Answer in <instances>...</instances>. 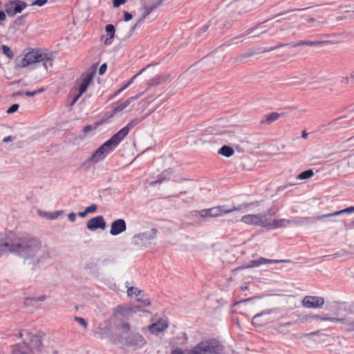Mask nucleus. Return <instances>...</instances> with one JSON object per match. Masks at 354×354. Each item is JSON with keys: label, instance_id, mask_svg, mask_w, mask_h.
Listing matches in <instances>:
<instances>
[{"label": "nucleus", "instance_id": "nucleus-8", "mask_svg": "<svg viewBox=\"0 0 354 354\" xmlns=\"http://www.w3.org/2000/svg\"><path fill=\"white\" fill-rule=\"evenodd\" d=\"M311 321L339 322L344 325V329L346 330L353 333L354 334V321L349 319L333 317L328 316L327 314H314L313 312H311Z\"/></svg>", "mask_w": 354, "mask_h": 354}, {"label": "nucleus", "instance_id": "nucleus-4", "mask_svg": "<svg viewBox=\"0 0 354 354\" xmlns=\"http://www.w3.org/2000/svg\"><path fill=\"white\" fill-rule=\"evenodd\" d=\"M95 73V70H88L76 80L73 91H77V93L74 96L71 106L74 105L81 95L86 91L88 86L93 82Z\"/></svg>", "mask_w": 354, "mask_h": 354}, {"label": "nucleus", "instance_id": "nucleus-22", "mask_svg": "<svg viewBox=\"0 0 354 354\" xmlns=\"http://www.w3.org/2000/svg\"><path fill=\"white\" fill-rule=\"evenodd\" d=\"M105 31L106 32V35H102L100 37V40L105 46H110L112 44V39L115 37V28L113 25L109 24L106 26Z\"/></svg>", "mask_w": 354, "mask_h": 354}, {"label": "nucleus", "instance_id": "nucleus-63", "mask_svg": "<svg viewBox=\"0 0 354 354\" xmlns=\"http://www.w3.org/2000/svg\"><path fill=\"white\" fill-rule=\"evenodd\" d=\"M316 333H310V335H311V336H314V335H316Z\"/></svg>", "mask_w": 354, "mask_h": 354}, {"label": "nucleus", "instance_id": "nucleus-36", "mask_svg": "<svg viewBox=\"0 0 354 354\" xmlns=\"http://www.w3.org/2000/svg\"><path fill=\"white\" fill-rule=\"evenodd\" d=\"M138 122H139V120L135 119V120H133L132 121H131L127 126H125L124 127L128 128V133L129 132L130 129H132L133 127H135L136 124H138Z\"/></svg>", "mask_w": 354, "mask_h": 354}, {"label": "nucleus", "instance_id": "nucleus-10", "mask_svg": "<svg viewBox=\"0 0 354 354\" xmlns=\"http://www.w3.org/2000/svg\"><path fill=\"white\" fill-rule=\"evenodd\" d=\"M141 95L131 97L126 100L124 102H118L113 106V110L109 113L107 118L105 120L106 122H109V120L115 115H122V112H129L131 109V104L138 100Z\"/></svg>", "mask_w": 354, "mask_h": 354}, {"label": "nucleus", "instance_id": "nucleus-44", "mask_svg": "<svg viewBox=\"0 0 354 354\" xmlns=\"http://www.w3.org/2000/svg\"><path fill=\"white\" fill-rule=\"evenodd\" d=\"M68 218L71 222H75L76 220V214L74 212H71L68 214Z\"/></svg>", "mask_w": 354, "mask_h": 354}, {"label": "nucleus", "instance_id": "nucleus-24", "mask_svg": "<svg viewBox=\"0 0 354 354\" xmlns=\"http://www.w3.org/2000/svg\"><path fill=\"white\" fill-rule=\"evenodd\" d=\"M281 115V113H279L277 112L270 113L263 116L261 121V123L262 124H270L273 122L277 120Z\"/></svg>", "mask_w": 354, "mask_h": 354}, {"label": "nucleus", "instance_id": "nucleus-1", "mask_svg": "<svg viewBox=\"0 0 354 354\" xmlns=\"http://www.w3.org/2000/svg\"><path fill=\"white\" fill-rule=\"evenodd\" d=\"M15 254L24 260L30 270L44 266L51 258L48 246L41 241L32 237L10 238L0 234V257Z\"/></svg>", "mask_w": 354, "mask_h": 354}, {"label": "nucleus", "instance_id": "nucleus-34", "mask_svg": "<svg viewBox=\"0 0 354 354\" xmlns=\"http://www.w3.org/2000/svg\"><path fill=\"white\" fill-rule=\"evenodd\" d=\"M62 213V211H55L51 213H49L48 218L50 219H55Z\"/></svg>", "mask_w": 354, "mask_h": 354}, {"label": "nucleus", "instance_id": "nucleus-57", "mask_svg": "<svg viewBox=\"0 0 354 354\" xmlns=\"http://www.w3.org/2000/svg\"><path fill=\"white\" fill-rule=\"evenodd\" d=\"M12 140V138L10 136H8L3 138V142H7Z\"/></svg>", "mask_w": 354, "mask_h": 354}, {"label": "nucleus", "instance_id": "nucleus-40", "mask_svg": "<svg viewBox=\"0 0 354 354\" xmlns=\"http://www.w3.org/2000/svg\"><path fill=\"white\" fill-rule=\"evenodd\" d=\"M222 134H227L229 138L233 137L234 136V131L232 129H225L221 132Z\"/></svg>", "mask_w": 354, "mask_h": 354}, {"label": "nucleus", "instance_id": "nucleus-21", "mask_svg": "<svg viewBox=\"0 0 354 354\" xmlns=\"http://www.w3.org/2000/svg\"><path fill=\"white\" fill-rule=\"evenodd\" d=\"M239 207H234L232 209H227L225 206H217L209 209V213L210 217H218L222 216L224 214H230L234 211L239 210Z\"/></svg>", "mask_w": 354, "mask_h": 354}, {"label": "nucleus", "instance_id": "nucleus-31", "mask_svg": "<svg viewBox=\"0 0 354 354\" xmlns=\"http://www.w3.org/2000/svg\"><path fill=\"white\" fill-rule=\"evenodd\" d=\"M310 178V169L306 170L297 176V180H306Z\"/></svg>", "mask_w": 354, "mask_h": 354}, {"label": "nucleus", "instance_id": "nucleus-19", "mask_svg": "<svg viewBox=\"0 0 354 354\" xmlns=\"http://www.w3.org/2000/svg\"><path fill=\"white\" fill-rule=\"evenodd\" d=\"M168 327L167 321L161 319L147 327V329L153 335H158Z\"/></svg>", "mask_w": 354, "mask_h": 354}, {"label": "nucleus", "instance_id": "nucleus-50", "mask_svg": "<svg viewBox=\"0 0 354 354\" xmlns=\"http://www.w3.org/2000/svg\"><path fill=\"white\" fill-rule=\"evenodd\" d=\"M91 129H93V127L91 125H86L83 128V131L84 133H87Z\"/></svg>", "mask_w": 354, "mask_h": 354}, {"label": "nucleus", "instance_id": "nucleus-42", "mask_svg": "<svg viewBox=\"0 0 354 354\" xmlns=\"http://www.w3.org/2000/svg\"><path fill=\"white\" fill-rule=\"evenodd\" d=\"M286 44H284L283 46H285ZM290 47H293V48H295V47H297V46H301V45H308V43L306 42H294V43H292V44H288Z\"/></svg>", "mask_w": 354, "mask_h": 354}, {"label": "nucleus", "instance_id": "nucleus-25", "mask_svg": "<svg viewBox=\"0 0 354 354\" xmlns=\"http://www.w3.org/2000/svg\"><path fill=\"white\" fill-rule=\"evenodd\" d=\"M325 304V299L319 296H311V308H322Z\"/></svg>", "mask_w": 354, "mask_h": 354}, {"label": "nucleus", "instance_id": "nucleus-9", "mask_svg": "<svg viewBox=\"0 0 354 354\" xmlns=\"http://www.w3.org/2000/svg\"><path fill=\"white\" fill-rule=\"evenodd\" d=\"M157 230L154 228L150 230L135 234L132 238V242L135 245L142 248L151 246L153 240L156 238Z\"/></svg>", "mask_w": 354, "mask_h": 354}, {"label": "nucleus", "instance_id": "nucleus-26", "mask_svg": "<svg viewBox=\"0 0 354 354\" xmlns=\"http://www.w3.org/2000/svg\"><path fill=\"white\" fill-rule=\"evenodd\" d=\"M344 213H347V214L354 213V206H351V207L345 208L344 209L335 212L333 213L324 214L318 218H320L331 217V216H338V215H340V214H344Z\"/></svg>", "mask_w": 354, "mask_h": 354}, {"label": "nucleus", "instance_id": "nucleus-32", "mask_svg": "<svg viewBox=\"0 0 354 354\" xmlns=\"http://www.w3.org/2000/svg\"><path fill=\"white\" fill-rule=\"evenodd\" d=\"M165 80H166L165 76H158L152 80V82L151 84V85L155 86V85H158V84L163 82Z\"/></svg>", "mask_w": 354, "mask_h": 354}, {"label": "nucleus", "instance_id": "nucleus-54", "mask_svg": "<svg viewBox=\"0 0 354 354\" xmlns=\"http://www.w3.org/2000/svg\"><path fill=\"white\" fill-rule=\"evenodd\" d=\"M302 138H304V139H307L308 137V133L307 132L306 130H304L302 131V135H301Z\"/></svg>", "mask_w": 354, "mask_h": 354}, {"label": "nucleus", "instance_id": "nucleus-35", "mask_svg": "<svg viewBox=\"0 0 354 354\" xmlns=\"http://www.w3.org/2000/svg\"><path fill=\"white\" fill-rule=\"evenodd\" d=\"M75 320L78 322L80 324H81L84 328L87 327V322L86 320L82 317H75Z\"/></svg>", "mask_w": 354, "mask_h": 354}, {"label": "nucleus", "instance_id": "nucleus-23", "mask_svg": "<svg viewBox=\"0 0 354 354\" xmlns=\"http://www.w3.org/2000/svg\"><path fill=\"white\" fill-rule=\"evenodd\" d=\"M28 337L29 339L30 346L32 348H39L42 345V338L41 336L28 333Z\"/></svg>", "mask_w": 354, "mask_h": 354}, {"label": "nucleus", "instance_id": "nucleus-20", "mask_svg": "<svg viewBox=\"0 0 354 354\" xmlns=\"http://www.w3.org/2000/svg\"><path fill=\"white\" fill-rule=\"evenodd\" d=\"M127 229L126 223L124 219H117L112 222L110 229V234L113 236H117L124 232Z\"/></svg>", "mask_w": 354, "mask_h": 354}, {"label": "nucleus", "instance_id": "nucleus-17", "mask_svg": "<svg viewBox=\"0 0 354 354\" xmlns=\"http://www.w3.org/2000/svg\"><path fill=\"white\" fill-rule=\"evenodd\" d=\"M106 227V223L102 216L89 219L86 223V227L91 231H95L97 229L104 230Z\"/></svg>", "mask_w": 354, "mask_h": 354}, {"label": "nucleus", "instance_id": "nucleus-48", "mask_svg": "<svg viewBox=\"0 0 354 354\" xmlns=\"http://www.w3.org/2000/svg\"><path fill=\"white\" fill-rule=\"evenodd\" d=\"M303 304L304 306L310 307V297L307 296L303 299Z\"/></svg>", "mask_w": 354, "mask_h": 354}, {"label": "nucleus", "instance_id": "nucleus-15", "mask_svg": "<svg viewBox=\"0 0 354 354\" xmlns=\"http://www.w3.org/2000/svg\"><path fill=\"white\" fill-rule=\"evenodd\" d=\"M279 260L274 259H268L263 257H260L256 260L250 261L248 263H244L242 266L239 267L237 269H245V268H251L259 267L263 264H270V263H277L280 262Z\"/></svg>", "mask_w": 354, "mask_h": 354}, {"label": "nucleus", "instance_id": "nucleus-58", "mask_svg": "<svg viewBox=\"0 0 354 354\" xmlns=\"http://www.w3.org/2000/svg\"><path fill=\"white\" fill-rule=\"evenodd\" d=\"M43 91H44V88H39V89H38V90H37V91H35V92H37V94H38V93H42Z\"/></svg>", "mask_w": 354, "mask_h": 354}, {"label": "nucleus", "instance_id": "nucleus-28", "mask_svg": "<svg viewBox=\"0 0 354 354\" xmlns=\"http://www.w3.org/2000/svg\"><path fill=\"white\" fill-rule=\"evenodd\" d=\"M126 287L127 288V293L128 297H138L141 292V290H139L138 288L129 286L128 282L126 283Z\"/></svg>", "mask_w": 354, "mask_h": 354}, {"label": "nucleus", "instance_id": "nucleus-6", "mask_svg": "<svg viewBox=\"0 0 354 354\" xmlns=\"http://www.w3.org/2000/svg\"><path fill=\"white\" fill-rule=\"evenodd\" d=\"M279 317V308L267 309L255 315L252 318V323L254 325L261 326L275 322Z\"/></svg>", "mask_w": 354, "mask_h": 354}, {"label": "nucleus", "instance_id": "nucleus-5", "mask_svg": "<svg viewBox=\"0 0 354 354\" xmlns=\"http://www.w3.org/2000/svg\"><path fill=\"white\" fill-rule=\"evenodd\" d=\"M275 215V212L270 209L261 214H246L241 217V221L248 225H260L267 228L268 216Z\"/></svg>", "mask_w": 354, "mask_h": 354}, {"label": "nucleus", "instance_id": "nucleus-64", "mask_svg": "<svg viewBox=\"0 0 354 354\" xmlns=\"http://www.w3.org/2000/svg\"><path fill=\"white\" fill-rule=\"evenodd\" d=\"M22 336H23L22 333H19V337H22Z\"/></svg>", "mask_w": 354, "mask_h": 354}, {"label": "nucleus", "instance_id": "nucleus-52", "mask_svg": "<svg viewBox=\"0 0 354 354\" xmlns=\"http://www.w3.org/2000/svg\"><path fill=\"white\" fill-rule=\"evenodd\" d=\"M36 94H37V92H35V91H27L26 93V95L28 96V97H33Z\"/></svg>", "mask_w": 354, "mask_h": 354}, {"label": "nucleus", "instance_id": "nucleus-41", "mask_svg": "<svg viewBox=\"0 0 354 354\" xmlns=\"http://www.w3.org/2000/svg\"><path fill=\"white\" fill-rule=\"evenodd\" d=\"M47 0H36L32 3V5L38 6L39 7L43 6L45 3H46Z\"/></svg>", "mask_w": 354, "mask_h": 354}, {"label": "nucleus", "instance_id": "nucleus-45", "mask_svg": "<svg viewBox=\"0 0 354 354\" xmlns=\"http://www.w3.org/2000/svg\"><path fill=\"white\" fill-rule=\"evenodd\" d=\"M106 68H107V66H106V64H103L100 66V69H99V74H100V75H103V74L105 73V71H106Z\"/></svg>", "mask_w": 354, "mask_h": 354}, {"label": "nucleus", "instance_id": "nucleus-2", "mask_svg": "<svg viewBox=\"0 0 354 354\" xmlns=\"http://www.w3.org/2000/svg\"><path fill=\"white\" fill-rule=\"evenodd\" d=\"M118 337L123 344L135 348H142L147 344L145 338L136 329L126 322L117 325Z\"/></svg>", "mask_w": 354, "mask_h": 354}, {"label": "nucleus", "instance_id": "nucleus-62", "mask_svg": "<svg viewBox=\"0 0 354 354\" xmlns=\"http://www.w3.org/2000/svg\"><path fill=\"white\" fill-rule=\"evenodd\" d=\"M48 214H49V213H46V212H45L44 214L41 213V215H43V216H47V217H48Z\"/></svg>", "mask_w": 354, "mask_h": 354}, {"label": "nucleus", "instance_id": "nucleus-61", "mask_svg": "<svg viewBox=\"0 0 354 354\" xmlns=\"http://www.w3.org/2000/svg\"><path fill=\"white\" fill-rule=\"evenodd\" d=\"M149 304H150V302L148 300L144 301V304L145 305L148 306V305H149Z\"/></svg>", "mask_w": 354, "mask_h": 354}, {"label": "nucleus", "instance_id": "nucleus-38", "mask_svg": "<svg viewBox=\"0 0 354 354\" xmlns=\"http://www.w3.org/2000/svg\"><path fill=\"white\" fill-rule=\"evenodd\" d=\"M199 214H200L201 217H202V218L210 217V214L209 213V209L201 210L199 212Z\"/></svg>", "mask_w": 354, "mask_h": 354}, {"label": "nucleus", "instance_id": "nucleus-37", "mask_svg": "<svg viewBox=\"0 0 354 354\" xmlns=\"http://www.w3.org/2000/svg\"><path fill=\"white\" fill-rule=\"evenodd\" d=\"M19 109V104H12L6 111L7 113L11 114L17 111Z\"/></svg>", "mask_w": 354, "mask_h": 354}, {"label": "nucleus", "instance_id": "nucleus-43", "mask_svg": "<svg viewBox=\"0 0 354 354\" xmlns=\"http://www.w3.org/2000/svg\"><path fill=\"white\" fill-rule=\"evenodd\" d=\"M171 354H189L187 351H183L179 348H176L172 351Z\"/></svg>", "mask_w": 354, "mask_h": 354}, {"label": "nucleus", "instance_id": "nucleus-16", "mask_svg": "<svg viewBox=\"0 0 354 354\" xmlns=\"http://www.w3.org/2000/svg\"><path fill=\"white\" fill-rule=\"evenodd\" d=\"M128 135V128L123 127L118 132L114 134L109 140L107 143L114 150L119 143Z\"/></svg>", "mask_w": 354, "mask_h": 354}, {"label": "nucleus", "instance_id": "nucleus-60", "mask_svg": "<svg viewBox=\"0 0 354 354\" xmlns=\"http://www.w3.org/2000/svg\"><path fill=\"white\" fill-rule=\"evenodd\" d=\"M349 225L351 228H354V220L350 223Z\"/></svg>", "mask_w": 354, "mask_h": 354}, {"label": "nucleus", "instance_id": "nucleus-14", "mask_svg": "<svg viewBox=\"0 0 354 354\" xmlns=\"http://www.w3.org/2000/svg\"><path fill=\"white\" fill-rule=\"evenodd\" d=\"M27 4L24 1H11L5 6L7 14L10 16H15L21 13L26 8Z\"/></svg>", "mask_w": 354, "mask_h": 354}, {"label": "nucleus", "instance_id": "nucleus-13", "mask_svg": "<svg viewBox=\"0 0 354 354\" xmlns=\"http://www.w3.org/2000/svg\"><path fill=\"white\" fill-rule=\"evenodd\" d=\"M272 216H268L267 228L269 230H275L279 228L286 227L289 225L297 224L299 221L296 220H290L286 218H280L272 220Z\"/></svg>", "mask_w": 354, "mask_h": 354}, {"label": "nucleus", "instance_id": "nucleus-7", "mask_svg": "<svg viewBox=\"0 0 354 354\" xmlns=\"http://www.w3.org/2000/svg\"><path fill=\"white\" fill-rule=\"evenodd\" d=\"M223 351V346L216 341H206L201 342L191 350H187L189 354H218Z\"/></svg>", "mask_w": 354, "mask_h": 354}, {"label": "nucleus", "instance_id": "nucleus-29", "mask_svg": "<svg viewBox=\"0 0 354 354\" xmlns=\"http://www.w3.org/2000/svg\"><path fill=\"white\" fill-rule=\"evenodd\" d=\"M144 70H145V68L142 69L139 73H138L134 76H133L131 77V79L123 87H122L120 89H119L117 91L116 94L122 92V91L125 90L128 86H129L133 83L134 79L136 78L137 76H138L140 74H141L143 72Z\"/></svg>", "mask_w": 354, "mask_h": 354}, {"label": "nucleus", "instance_id": "nucleus-59", "mask_svg": "<svg viewBox=\"0 0 354 354\" xmlns=\"http://www.w3.org/2000/svg\"><path fill=\"white\" fill-rule=\"evenodd\" d=\"M321 44V42L311 41L310 45L311 46H315V45H317V44Z\"/></svg>", "mask_w": 354, "mask_h": 354}, {"label": "nucleus", "instance_id": "nucleus-12", "mask_svg": "<svg viewBox=\"0 0 354 354\" xmlns=\"http://www.w3.org/2000/svg\"><path fill=\"white\" fill-rule=\"evenodd\" d=\"M138 310L137 307L118 306L115 308L113 316L118 320L130 318Z\"/></svg>", "mask_w": 354, "mask_h": 354}, {"label": "nucleus", "instance_id": "nucleus-3", "mask_svg": "<svg viewBox=\"0 0 354 354\" xmlns=\"http://www.w3.org/2000/svg\"><path fill=\"white\" fill-rule=\"evenodd\" d=\"M42 62L46 70H48V64L51 67L52 55L43 50H32L27 53L24 57L19 62L18 66L25 68L36 63Z\"/></svg>", "mask_w": 354, "mask_h": 354}, {"label": "nucleus", "instance_id": "nucleus-56", "mask_svg": "<svg viewBox=\"0 0 354 354\" xmlns=\"http://www.w3.org/2000/svg\"><path fill=\"white\" fill-rule=\"evenodd\" d=\"M32 301H34L33 298H27L25 300V304L30 305Z\"/></svg>", "mask_w": 354, "mask_h": 354}, {"label": "nucleus", "instance_id": "nucleus-49", "mask_svg": "<svg viewBox=\"0 0 354 354\" xmlns=\"http://www.w3.org/2000/svg\"><path fill=\"white\" fill-rule=\"evenodd\" d=\"M46 299L45 295H41L39 297H34V301H44Z\"/></svg>", "mask_w": 354, "mask_h": 354}, {"label": "nucleus", "instance_id": "nucleus-39", "mask_svg": "<svg viewBox=\"0 0 354 354\" xmlns=\"http://www.w3.org/2000/svg\"><path fill=\"white\" fill-rule=\"evenodd\" d=\"M126 1H127V0H114L113 1V6L115 8H118L120 6L123 5L124 3H125Z\"/></svg>", "mask_w": 354, "mask_h": 354}, {"label": "nucleus", "instance_id": "nucleus-33", "mask_svg": "<svg viewBox=\"0 0 354 354\" xmlns=\"http://www.w3.org/2000/svg\"><path fill=\"white\" fill-rule=\"evenodd\" d=\"M97 207L95 204H92V205H89L88 207H87L85 209V210L87 212V214H88L95 212L97 210Z\"/></svg>", "mask_w": 354, "mask_h": 354}, {"label": "nucleus", "instance_id": "nucleus-51", "mask_svg": "<svg viewBox=\"0 0 354 354\" xmlns=\"http://www.w3.org/2000/svg\"><path fill=\"white\" fill-rule=\"evenodd\" d=\"M313 81L311 82V84H313V85H316L317 83H319V82H322L324 81L323 79H322L320 81L318 80V78H317L316 77H313Z\"/></svg>", "mask_w": 354, "mask_h": 354}, {"label": "nucleus", "instance_id": "nucleus-55", "mask_svg": "<svg viewBox=\"0 0 354 354\" xmlns=\"http://www.w3.org/2000/svg\"><path fill=\"white\" fill-rule=\"evenodd\" d=\"M87 212H86V210L83 211V212H80L78 213V215L82 217V218H84L85 217L86 215H87Z\"/></svg>", "mask_w": 354, "mask_h": 354}, {"label": "nucleus", "instance_id": "nucleus-27", "mask_svg": "<svg viewBox=\"0 0 354 354\" xmlns=\"http://www.w3.org/2000/svg\"><path fill=\"white\" fill-rule=\"evenodd\" d=\"M218 153L223 156L227 158H230L232 156L234 153V149L229 146L225 145L223 146L218 151Z\"/></svg>", "mask_w": 354, "mask_h": 354}, {"label": "nucleus", "instance_id": "nucleus-47", "mask_svg": "<svg viewBox=\"0 0 354 354\" xmlns=\"http://www.w3.org/2000/svg\"><path fill=\"white\" fill-rule=\"evenodd\" d=\"M133 16L131 13L128 12H124V19L125 21H128L132 19Z\"/></svg>", "mask_w": 354, "mask_h": 354}, {"label": "nucleus", "instance_id": "nucleus-30", "mask_svg": "<svg viewBox=\"0 0 354 354\" xmlns=\"http://www.w3.org/2000/svg\"><path fill=\"white\" fill-rule=\"evenodd\" d=\"M2 50L3 53L10 59L14 57V54L10 47H8L6 45L2 46Z\"/></svg>", "mask_w": 354, "mask_h": 354}, {"label": "nucleus", "instance_id": "nucleus-18", "mask_svg": "<svg viewBox=\"0 0 354 354\" xmlns=\"http://www.w3.org/2000/svg\"><path fill=\"white\" fill-rule=\"evenodd\" d=\"M147 4L145 7V10L142 15V17L132 27V30H134L137 25L140 23L144 19L150 14V12L160 5L163 0H146Z\"/></svg>", "mask_w": 354, "mask_h": 354}, {"label": "nucleus", "instance_id": "nucleus-53", "mask_svg": "<svg viewBox=\"0 0 354 354\" xmlns=\"http://www.w3.org/2000/svg\"><path fill=\"white\" fill-rule=\"evenodd\" d=\"M6 14L3 12L0 11V22L4 21L6 19Z\"/></svg>", "mask_w": 354, "mask_h": 354}, {"label": "nucleus", "instance_id": "nucleus-46", "mask_svg": "<svg viewBox=\"0 0 354 354\" xmlns=\"http://www.w3.org/2000/svg\"><path fill=\"white\" fill-rule=\"evenodd\" d=\"M20 346H17L15 347V348L14 349L13 351V354H28L26 352H24V351H21V350L19 349Z\"/></svg>", "mask_w": 354, "mask_h": 354}, {"label": "nucleus", "instance_id": "nucleus-11", "mask_svg": "<svg viewBox=\"0 0 354 354\" xmlns=\"http://www.w3.org/2000/svg\"><path fill=\"white\" fill-rule=\"evenodd\" d=\"M112 147L105 142L88 158V162L97 164L103 160L109 153L113 151Z\"/></svg>", "mask_w": 354, "mask_h": 354}]
</instances>
